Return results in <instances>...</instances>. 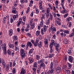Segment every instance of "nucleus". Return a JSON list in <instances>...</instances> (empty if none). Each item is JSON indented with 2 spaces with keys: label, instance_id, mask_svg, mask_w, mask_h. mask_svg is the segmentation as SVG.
Returning a JSON list of instances; mask_svg holds the SVG:
<instances>
[{
  "label": "nucleus",
  "instance_id": "1",
  "mask_svg": "<svg viewBox=\"0 0 74 74\" xmlns=\"http://www.w3.org/2000/svg\"><path fill=\"white\" fill-rule=\"evenodd\" d=\"M61 67L60 66H58L56 68V73L57 74H59L61 71Z\"/></svg>",
  "mask_w": 74,
  "mask_h": 74
},
{
  "label": "nucleus",
  "instance_id": "2",
  "mask_svg": "<svg viewBox=\"0 0 74 74\" xmlns=\"http://www.w3.org/2000/svg\"><path fill=\"white\" fill-rule=\"evenodd\" d=\"M56 28L54 27L53 26L51 25V31H52V33L53 34L54 33H55L54 32H56Z\"/></svg>",
  "mask_w": 74,
  "mask_h": 74
},
{
  "label": "nucleus",
  "instance_id": "3",
  "mask_svg": "<svg viewBox=\"0 0 74 74\" xmlns=\"http://www.w3.org/2000/svg\"><path fill=\"white\" fill-rule=\"evenodd\" d=\"M55 41L53 40L52 39L51 40V42L50 43L49 46H53V45H55Z\"/></svg>",
  "mask_w": 74,
  "mask_h": 74
},
{
  "label": "nucleus",
  "instance_id": "4",
  "mask_svg": "<svg viewBox=\"0 0 74 74\" xmlns=\"http://www.w3.org/2000/svg\"><path fill=\"white\" fill-rule=\"evenodd\" d=\"M28 63H29V64H31V63H32L34 61L33 59L31 58H29L28 59Z\"/></svg>",
  "mask_w": 74,
  "mask_h": 74
},
{
  "label": "nucleus",
  "instance_id": "5",
  "mask_svg": "<svg viewBox=\"0 0 74 74\" xmlns=\"http://www.w3.org/2000/svg\"><path fill=\"white\" fill-rule=\"evenodd\" d=\"M68 60L70 62H73V58L71 56H69Z\"/></svg>",
  "mask_w": 74,
  "mask_h": 74
},
{
  "label": "nucleus",
  "instance_id": "6",
  "mask_svg": "<svg viewBox=\"0 0 74 74\" xmlns=\"http://www.w3.org/2000/svg\"><path fill=\"white\" fill-rule=\"evenodd\" d=\"M32 43L30 42H28L27 43V45H26V50H27L28 49V48L29 45H31Z\"/></svg>",
  "mask_w": 74,
  "mask_h": 74
},
{
  "label": "nucleus",
  "instance_id": "7",
  "mask_svg": "<svg viewBox=\"0 0 74 74\" xmlns=\"http://www.w3.org/2000/svg\"><path fill=\"white\" fill-rule=\"evenodd\" d=\"M26 73V71L23 68L21 70V72L20 74H25Z\"/></svg>",
  "mask_w": 74,
  "mask_h": 74
},
{
  "label": "nucleus",
  "instance_id": "8",
  "mask_svg": "<svg viewBox=\"0 0 74 74\" xmlns=\"http://www.w3.org/2000/svg\"><path fill=\"white\" fill-rule=\"evenodd\" d=\"M44 61H45V59L43 58L41 59V60H39L38 62V64H42V63H43V62H44Z\"/></svg>",
  "mask_w": 74,
  "mask_h": 74
},
{
  "label": "nucleus",
  "instance_id": "9",
  "mask_svg": "<svg viewBox=\"0 0 74 74\" xmlns=\"http://www.w3.org/2000/svg\"><path fill=\"white\" fill-rule=\"evenodd\" d=\"M13 31L12 29H10L9 31V34L10 36H11L13 34Z\"/></svg>",
  "mask_w": 74,
  "mask_h": 74
},
{
  "label": "nucleus",
  "instance_id": "10",
  "mask_svg": "<svg viewBox=\"0 0 74 74\" xmlns=\"http://www.w3.org/2000/svg\"><path fill=\"white\" fill-rule=\"evenodd\" d=\"M53 46H49V47L50 48V53H52L54 51V49H53Z\"/></svg>",
  "mask_w": 74,
  "mask_h": 74
},
{
  "label": "nucleus",
  "instance_id": "11",
  "mask_svg": "<svg viewBox=\"0 0 74 74\" xmlns=\"http://www.w3.org/2000/svg\"><path fill=\"white\" fill-rule=\"evenodd\" d=\"M9 46L10 48L12 49H14V45L13 44H10L9 45Z\"/></svg>",
  "mask_w": 74,
  "mask_h": 74
},
{
  "label": "nucleus",
  "instance_id": "12",
  "mask_svg": "<svg viewBox=\"0 0 74 74\" xmlns=\"http://www.w3.org/2000/svg\"><path fill=\"white\" fill-rule=\"evenodd\" d=\"M40 66L42 67H43V69H45V64L44 63H42V64H40Z\"/></svg>",
  "mask_w": 74,
  "mask_h": 74
},
{
  "label": "nucleus",
  "instance_id": "13",
  "mask_svg": "<svg viewBox=\"0 0 74 74\" xmlns=\"http://www.w3.org/2000/svg\"><path fill=\"white\" fill-rule=\"evenodd\" d=\"M10 67L9 64H7L6 66V70L7 72L9 70Z\"/></svg>",
  "mask_w": 74,
  "mask_h": 74
},
{
  "label": "nucleus",
  "instance_id": "14",
  "mask_svg": "<svg viewBox=\"0 0 74 74\" xmlns=\"http://www.w3.org/2000/svg\"><path fill=\"white\" fill-rule=\"evenodd\" d=\"M2 65L3 66V68H5L6 66V63L5 62V61L4 60H3L2 61Z\"/></svg>",
  "mask_w": 74,
  "mask_h": 74
},
{
  "label": "nucleus",
  "instance_id": "15",
  "mask_svg": "<svg viewBox=\"0 0 74 74\" xmlns=\"http://www.w3.org/2000/svg\"><path fill=\"white\" fill-rule=\"evenodd\" d=\"M61 12V14H64L67 13V12L66 10L65 9L63 10H62V11Z\"/></svg>",
  "mask_w": 74,
  "mask_h": 74
},
{
  "label": "nucleus",
  "instance_id": "16",
  "mask_svg": "<svg viewBox=\"0 0 74 74\" xmlns=\"http://www.w3.org/2000/svg\"><path fill=\"white\" fill-rule=\"evenodd\" d=\"M55 70V69H51V70L49 72L50 73V74H53L54 73V71Z\"/></svg>",
  "mask_w": 74,
  "mask_h": 74
},
{
  "label": "nucleus",
  "instance_id": "17",
  "mask_svg": "<svg viewBox=\"0 0 74 74\" xmlns=\"http://www.w3.org/2000/svg\"><path fill=\"white\" fill-rule=\"evenodd\" d=\"M50 19L49 18L46 21V25H48L50 23Z\"/></svg>",
  "mask_w": 74,
  "mask_h": 74
},
{
  "label": "nucleus",
  "instance_id": "18",
  "mask_svg": "<svg viewBox=\"0 0 74 74\" xmlns=\"http://www.w3.org/2000/svg\"><path fill=\"white\" fill-rule=\"evenodd\" d=\"M34 48H32V49H30L29 52V54H30L32 53L33 51H34Z\"/></svg>",
  "mask_w": 74,
  "mask_h": 74
},
{
  "label": "nucleus",
  "instance_id": "19",
  "mask_svg": "<svg viewBox=\"0 0 74 74\" xmlns=\"http://www.w3.org/2000/svg\"><path fill=\"white\" fill-rule=\"evenodd\" d=\"M19 47L18 46H15V48L14 50L15 51H17L19 50Z\"/></svg>",
  "mask_w": 74,
  "mask_h": 74
},
{
  "label": "nucleus",
  "instance_id": "20",
  "mask_svg": "<svg viewBox=\"0 0 74 74\" xmlns=\"http://www.w3.org/2000/svg\"><path fill=\"white\" fill-rule=\"evenodd\" d=\"M7 53L9 56H11L12 54L11 51L9 49L8 50L7 52Z\"/></svg>",
  "mask_w": 74,
  "mask_h": 74
},
{
  "label": "nucleus",
  "instance_id": "21",
  "mask_svg": "<svg viewBox=\"0 0 74 74\" xmlns=\"http://www.w3.org/2000/svg\"><path fill=\"white\" fill-rule=\"evenodd\" d=\"M47 28V26L45 25H44V26H43V30H44V32H46Z\"/></svg>",
  "mask_w": 74,
  "mask_h": 74
},
{
  "label": "nucleus",
  "instance_id": "22",
  "mask_svg": "<svg viewBox=\"0 0 74 74\" xmlns=\"http://www.w3.org/2000/svg\"><path fill=\"white\" fill-rule=\"evenodd\" d=\"M49 42V41H48V39H45V41H44V43H45V44L46 45H47V44H48V43Z\"/></svg>",
  "mask_w": 74,
  "mask_h": 74
},
{
  "label": "nucleus",
  "instance_id": "23",
  "mask_svg": "<svg viewBox=\"0 0 74 74\" xmlns=\"http://www.w3.org/2000/svg\"><path fill=\"white\" fill-rule=\"evenodd\" d=\"M20 52L21 54H22L25 53V51H24V49L23 48L21 49V50H20Z\"/></svg>",
  "mask_w": 74,
  "mask_h": 74
},
{
  "label": "nucleus",
  "instance_id": "24",
  "mask_svg": "<svg viewBox=\"0 0 74 74\" xmlns=\"http://www.w3.org/2000/svg\"><path fill=\"white\" fill-rule=\"evenodd\" d=\"M54 56V55L53 54H49V57H49V58H52Z\"/></svg>",
  "mask_w": 74,
  "mask_h": 74
},
{
  "label": "nucleus",
  "instance_id": "25",
  "mask_svg": "<svg viewBox=\"0 0 74 74\" xmlns=\"http://www.w3.org/2000/svg\"><path fill=\"white\" fill-rule=\"evenodd\" d=\"M43 20H41L40 21V26H41V27H42L43 26Z\"/></svg>",
  "mask_w": 74,
  "mask_h": 74
},
{
  "label": "nucleus",
  "instance_id": "26",
  "mask_svg": "<svg viewBox=\"0 0 74 74\" xmlns=\"http://www.w3.org/2000/svg\"><path fill=\"white\" fill-rule=\"evenodd\" d=\"M58 63V61L56 60H55V61L53 62V63H54V65H55L56 66V65L57 66Z\"/></svg>",
  "mask_w": 74,
  "mask_h": 74
},
{
  "label": "nucleus",
  "instance_id": "27",
  "mask_svg": "<svg viewBox=\"0 0 74 74\" xmlns=\"http://www.w3.org/2000/svg\"><path fill=\"white\" fill-rule=\"evenodd\" d=\"M36 10V14H39V11L38 10V9L36 8L35 10Z\"/></svg>",
  "mask_w": 74,
  "mask_h": 74
},
{
  "label": "nucleus",
  "instance_id": "28",
  "mask_svg": "<svg viewBox=\"0 0 74 74\" xmlns=\"http://www.w3.org/2000/svg\"><path fill=\"white\" fill-rule=\"evenodd\" d=\"M42 43L41 42V41H40L39 42V43L38 44V47L39 48H40L42 47Z\"/></svg>",
  "mask_w": 74,
  "mask_h": 74
},
{
  "label": "nucleus",
  "instance_id": "29",
  "mask_svg": "<svg viewBox=\"0 0 74 74\" xmlns=\"http://www.w3.org/2000/svg\"><path fill=\"white\" fill-rule=\"evenodd\" d=\"M6 17H4L3 19V22L4 23V24H5V23H6Z\"/></svg>",
  "mask_w": 74,
  "mask_h": 74
},
{
  "label": "nucleus",
  "instance_id": "30",
  "mask_svg": "<svg viewBox=\"0 0 74 74\" xmlns=\"http://www.w3.org/2000/svg\"><path fill=\"white\" fill-rule=\"evenodd\" d=\"M53 67V64L52 62H51L50 63V69H54Z\"/></svg>",
  "mask_w": 74,
  "mask_h": 74
},
{
  "label": "nucleus",
  "instance_id": "31",
  "mask_svg": "<svg viewBox=\"0 0 74 74\" xmlns=\"http://www.w3.org/2000/svg\"><path fill=\"white\" fill-rule=\"evenodd\" d=\"M72 19V18L71 17H67L66 18V21H70Z\"/></svg>",
  "mask_w": 74,
  "mask_h": 74
},
{
  "label": "nucleus",
  "instance_id": "32",
  "mask_svg": "<svg viewBox=\"0 0 74 74\" xmlns=\"http://www.w3.org/2000/svg\"><path fill=\"white\" fill-rule=\"evenodd\" d=\"M67 63L68 65L69 69H70L72 67V64L69 63Z\"/></svg>",
  "mask_w": 74,
  "mask_h": 74
},
{
  "label": "nucleus",
  "instance_id": "33",
  "mask_svg": "<svg viewBox=\"0 0 74 74\" xmlns=\"http://www.w3.org/2000/svg\"><path fill=\"white\" fill-rule=\"evenodd\" d=\"M40 33V31H37L36 32V36H39Z\"/></svg>",
  "mask_w": 74,
  "mask_h": 74
},
{
  "label": "nucleus",
  "instance_id": "34",
  "mask_svg": "<svg viewBox=\"0 0 74 74\" xmlns=\"http://www.w3.org/2000/svg\"><path fill=\"white\" fill-rule=\"evenodd\" d=\"M37 62H35L34 64L33 67L34 68H37Z\"/></svg>",
  "mask_w": 74,
  "mask_h": 74
},
{
  "label": "nucleus",
  "instance_id": "35",
  "mask_svg": "<svg viewBox=\"0 0 74 74\" xmlns=\"http://www.w3.org/2000/svg\"><path fill=\"white\" fill-rule=\"evenodd\" d=\"M37 69V68L34 67H33L32 68V69H33V71H34L33 72L36 73V71Z\"/></svg>",
  "mask_w": 74,
  "mask_h": 74
},
{
  "label": "nucleus",
  "instance_id": "36",
  "mask_svg": "<svg viewBox=\"0 0 74 74\" xmlns=\"http://www.w3.org/2000/svg\"><path fill=\"white\" fill-rule=\"evenodd\" d=\"M30 25L31 27H35V24L33 23H30Z\"/></svg>",
  "mask_w": 74,
  "mask_h": 74
},
{
  "label": "nucleus",
  "instance_id": "37",
  "mask_svg": "<svg viewBox=\"0 0 74 74\" xmlns=\"http://www.w3.org/2000/svg\"><path fill=\"white\" fill-rule=\"evenodd\" d=\"M54 46H55V47H59L60 46V45L58 43H56L54 45Z\"/></svg>",
  "mask_w": 74,
  "mask_h": 74
},
{
  "label": "nucleus",
  "instance_id": "38",
  "mask_svg": "<svg viewBox=\"0 0 74 74\" xmlns=\"http://www.w3.org/2000/svg\"><path fill=\"white\" fill-rule=\"evenodd\" d=\"M72 51L70 50H68V53L69 55H71V53H72Z\"/></svg>",
  "mask_w": 74,
  "mask_h": 74
},
{
  "label": "nucleus",
  "instance_id": "39",
  "mask_svg": "<svg viewBox=\"0 0 74 74\" xmlns=\"http://www.w3.org/2000/svg\"><path fill=\"white\" fill-rule=\"evenodd\" d=\"M22 21H21L19 20V22H18V24H17V27H19V26L21 24V22Z\"/></svg>",
  "mask_w": 74,
  "mask_h": 74
},
{
  "label": "nucleus",
  "instance_id": "40",
  "mask_svg": "<svg viewBox=\"0 0 74 74\" xmlns=\"http://www.w3.org/2000/svg\"><path fill=\"white\" fill-rule=\"evenodd\" d=\"M40 58V56L37 55H36V59L37 60H38Z\"/></svg>",
  "mask_w": 74,
  "mask_h": 74
},
{
  "label": "nucleus",
  "instance_id": "41",
  "mask_svg": "<svg viewBox=\"0 0 74 74\" xmlns=\"http://www.w3.org/2000/svg\"><path fill=\"white\" fill-rule=\"evenodd\" d=\"M50 9L49 8H47L46 13H49V12H50Z\"/></svg>",
  "mask_w": 74,
  "mask_h": 74
},
{
  "label": "nucleus",
  "instance_id": "42",
  "mask_svg": "<svg viewBox=\"0 0 74 74\" xmlns=\"http://www.w3.org/2000/svg\"><path fill=\"white\" fill-rule=\"evenodd\" d=\"M64 42L65 44H67L69 43L68 40L66 39H64Z\"/></svg>",
  "mask_w": 74,
  "mask_h": 74
},
{
  "label": "nucleus",
  "instance_id": "43",
  "mask_svg": "<svg viewBox=\"0 0 74 74\" xmlns=\"http://www.w3.org/2000/svg\"><path fill=\"white\" fill-rule=\"evenodd\" d=\"M56 23L57 24V25H61V23L60 21H57Z\"/></svg>",
  "mask_w": 74,
  "mask_h": 74
},
{
  "label": "nucleus",
  "instance_id": "44",
  "mask_svg": "<svg viewBox=\"0 0 74 74\" xmlns=\"http://www.w3.org/2000/svg\"><path fill=\"white\" fill-rule=\"evenodd\" d=\"M21 57L22 58V59H23V58H24L25 57V53H24L23 54H21Z\"/></svg>",
  "mask_w": 74,
  "mask_h": 74
},
{
  "label": "nucleus",
  "instance_id": "45",
  "mask_svg": "<svg viewBox=\"0 0 74 74\" xmlns=\"http://www.w3.org/2000/svg\"><path fill=\"white\" fill-rule=\"evenodd\" d=\"M74 35V33L73 32L71 33V34L69 35V37H71L73 36Z\"/></svg>",
  "mask_w": 74,
  "mask_h": 74
},
{
  "label": "nucleus",
  "instance_id": "46",
  "mask_svg": "<svg viewBox=\"0 0 74 74\" xmlns=\"http://www.w3.org/2000/svg\"><path fill=\"white\" fill-rule=\"evenodd\" d=\"M13 38H14V40L15 41L17 39V36H14L13 37Z\"/></svg>",
  "mask_w": 74,
  "mask_h": 74
},
{
  "label": "nucleus",
  "instance_id": "47",
  "mask_svg": "<svg viewBox=\"0 0 74 74\" xmlns=\"http://www.w3.org/2000/svg\"><path fill=\"white\" fill-rule=\"evenodd\" d=\"M44 30H43V29L42 28L41 29V30H40V32L41 33V34L42 35H43L44 34Z\"/></svg>",
  "mask_w": 74,
  "mask_h": 74
},
{
  "label": "nucleus",
  "instance_id": "48",
  "mask_svg": "<svg viewBox=\"0 0 74 74\" xmlns=\"http://www.w3.org/2000/svg\"><path fill=\"white\" fill-rule=\"evenodd\" d=\"M64 3H61V6H62V9L63 10H66V9H65V8L64 6Z\"/></svg>",
  "mask_w": 74,
  "mask_h": 74
},
{
  "label": "nucleus",
  "instance_id": "49",
  "mask_svg": "<svg viewBox=\"0 0 74 74\" xmlns=\"http://www.w3.org/2000/svg\"><path fill=\"white\" fill-rule=\"evenodd\" d=\"M64 33L66 34H69V32L68 30H64Z\"/></svg>",
  "mask_w": 74,
  "mask_h": 74
},
{
  "label": "nucleus",
  "instance_id": "50",
  "mask_svg": "<svg viewBox=\"0 0 74 74\" xmlns=\"http://www.w3.org/2000/svg\"><path fill=\"white\" fill-rule=\"evenodd\" d=\"M38 43L36 42H35L34 44H33L34 45V46H35V47H37L38 45Z\"/></svg>",
  "mask_w": 74,
  "mask_h": 74
},
{
  "label": "nucleus",
  "instance_id": "51",
  "mask_svg": "<svg viewBox=\"0 0 74 74\" xmlns=\"http://www.w3.org/2000/svg\"><path fill=\"white\" fill-rule=\"evenodd\" d=\"M67 56L66 55H65V56H64V60L66 62L67 61Z\"/></svg>",
  "mask_w": 74,
  "mask_h": 74
},
{
  "label": "nucleus",
  "instance_id": "52",
  "mask_svg": "<svg viewBox=\"0 0 74 74\" xmlns=\"http://www.w3.org/2000/svg\"><path fill=\"white\" fill-rule=\"evenodd\" d=\"M53 16L51 14H50V19H51V21L52 20V19L53 18Z\"/></svg>",
  "mask_w": 74,
  "mask_h": 74
},
{
  "label": "nucleus",
  "instance_id": "53",
  "mask_svg": "<svg viewBox=\"0 0 74 74\" xmlns=\"http://www.w3.org/2000/svg\"><path fill=\"white\" fill-rule=\"evenodd\" d=\"M12 12L14 14H17L18 13L17 11L16 10H12Z\"/></svg>",
  "mask_w": 74,
  "mask_h": 74
},
{
  "label": "nucleus",
  "instance_id": "54",
  "mask_svg": "<svg viewBox=\"0 0 74 74\" xmlns=\"http://www.w3.org/2000/svg\"><path fill=\"white\" fill-rule=\"evenodd\" d=\"M66 74H70V71L69 70H66Z\"/></svg>",
  "mask_w": 74,
  "mask_h": 74
},
{
  "label": "nucleus",
  "instance_id": "55",
  "mask_svg": "<svg viewBox=\"0 0 74 74\" xmlns=\"http://www.w3.org/2000/svg\"><path fill=\"white\" fill-rule=\"evenodd\" d=\"M16 72V70L15 68H13V70H12V73H13L14 74Z\"/></svg>",
  "mask_w": 74,
  "mask_h": 74
},
{
  "label": "nucleus",
  "instance_id": "56",
  "mask_svg": "<svg viewBox=\"0 0 74 74\" xmlns=\"http://www.w3.org/2000/svg\"><path fill=\"white\" fill-rule=\"evenodd\" d=\"M42 1H41V0H40V1L39 2V5H42Z\"/></svg>",
  "mask_w": 74,
  "mask_h": 74
},
{
  "label": "nucleus",
  "instance_id": "57",
  "mask_svg": "<svg viewBox=\"0 0 74 74\" xmlns=\"http://www.w3.org/2000/svg\"><path fill=\"white\" fill-rule=\"evenodd\" d=\"M10 22L11 23H12L13 22H14V20L12 17H11L10 19Z\"/></svg>",
  "mask_w": 74,
  "mask_h": 74
},
{
  "label": "nucleus",
  "instance_id": "58",
  "mask_svg": "<svg viewBox=\"0 0 74 74\" xmlns=\"http://www.w3.org/2000/svg\"><path fill=\"white\" fill-rule=\"evenodd\" d=\"M71 26H72V23H71V22H70L69 23V28H71Z\"/></svg>",
  "mask_w": 74,
  "mask_h": 74
},
{
  "label": "nucleus",
  "instance_id": "59",
  "mask_svg": "<svg viewBox=\"0 0 74 74\" xmlns=\"http://www.w3.org/2000/svg\"><path fill=\"white\" fill-rule=\"evenodd\" d=\"M26 18V17L25 16H24L23 17V20L24 22L25 21V20Z\"/></svg>",
  "mask_w": 74,
  "mask_h": 74
},
{
  "label": "nucleus",
  "instance_id": "60",
  "mask_svg": "<svg viewBox=\"0 0 74 74\" xmlns=\"http://www.w3.org/2000/svg\"><path fill=\"white\" fill-rule=\"evenodd\" d=\"M66 68V65H64L62 67V69L63 70H64Z\"/></svg>",
  "mask_w": 74,
  "mask_h": 74
},
{
  "label": "nucleus",
  "instance_id": "61",
  "mask_svg": "<svg viewBox=\"0 0 74 74\" xmlns=\"http://www.w3.org/2000/svg\"><path fill=\"white\" fill-rule=\"evenodd\" d=\"M25 27L24 26L23 27H22V28L21 29V30H22V33H23L25 31V29L23 28H25Z\"/></svg>",
  "mask_w": 74,
  "mask_h": 74
},
{
  "label": "nucleus",
  "instance_id": "62",
  "mask_svg": "<svg viewBox=\"0 0 74 74\" xmlns=\"http://www.w3.org/2000/svg\"><path fill=\"white\" fill-rule=\"evenodd\" d=\"M49 13H46V18H48L49 16Z\"/></svg>",
  "mask_w": 74,
  "mask_h": 74
},
{
  "label": "nucleus",
  "instance_id": "63",
  "mask_svg": "<svg viewBox=\"0 0 74 74\" xmlns=\"http://www.w3.org/2000/svg\"><path fill=\"white\" fill-rule=\"evenodd\" d=\"M40 71V68H38L37 69V73H39Z\"/></svg>",
  "mask_w": 74,
  "mask_h": 74
},
{
  "label": "nucleus",
  "instance_id": "64",
  "mask_svg": "<svg viewBox=\"0 0 74 74\" xmlns=\"http://www.w3.org/2000/svg\"><path fill=\"white\" fill-rule=\"evenodd\" d=\"M25 64L26 65V66H28V62L27 61H25Z\"/></svg>",
  "mask_w": 74,
  "mask_h": 74
}]
</instances>
